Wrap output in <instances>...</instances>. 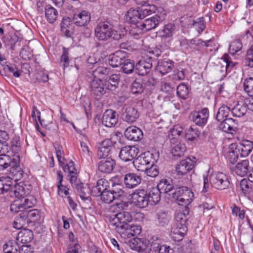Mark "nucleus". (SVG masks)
I'll list each match as a JSON object with an SVG mask.
<instances>
[{"mask_svg": "<svg viewBox=\"0 0 253 253\" xmlns=\"http://www.w3.org/2000/svg\"><path fill=\"white\" fill-rule=\"evenodd\" d=\"M10 148L14 154L18 153L21 149V142L19 136H15L12 138Z\"/></svg>", "mask_w": 253, "mask_h": 253, "instance_id": "nucleus-61", "label": "nucleus"}, {"mask_svg": "<svg viewBox=\"0 0 253 253\" xmlns=\"http://www.w3.org/2000/svg\"><path fill=\"white\" fill-rule=\"evenodd\" d=\"M13 181L9 176H2L0 178V194L9 191L12 187Z\"/></svg>", "mask_w": 253, "mask_h": 253, "instance_id": "nucleus-38", "label": "nucleus"}, {"mask_svg": "<svg viewBox=\"0 0 253 253\" xmlns=\"http://www.w3.org/2000/svg\"><path fill=\"white\" fill-rule=\"evenodd\" d=\"M69 49L68 48L63 47L62 54L60 58V63L62 64V66L63 69L67 68L69 66L70 60L69 58Z\"/></svg>", "mask_w": 253, "mask_h": 253, "instance_id": "nucleus-58", "label": "nucleus"}, {"mask_svg": "<svg viewBox=\"0 0 253 253\" xmlns=\"http://www.w3.org/2000/svg\"><path fill=\"white\" fill-rule=\"evenodd\" d=\"M119 181L117 177H114L113 179L111 180V191L117 199L122 197L124 194L123 186L117 182Z\"/></svg>", "mask_w": 253, "mask_h": 253, "instance_id": "nucleus-36", "label": "nucleus"}, {"mask_svg": "<svg viewBox=\"0 0 253 253\" xmlns=\"http://www.w3.org/2000/svg\"><path fill=\"white\" fill-rule=\"evenodd\" d=\"M132 220V217L129 212H119L110 217L109 224L117 232L123 234Z\"/></svg>", "mask_w": 253, "mask_h": 253, "instance_id": "nucleus-3", "label": "nucleus"}, {"mask_svg": "<svg viewBox=\"0 0 253 253\" xmlns=\"http://www.w3.org/2000/svg\"><path fill=\"white\" fill-rule=\"evenodd\" d=\"M125 135L128 140L134 141L141 140L143 136L141 129L135 126L127 127L125 130Z\"/></svg>", "mask_w": 253, "mask_h": 253, "instance_id": "nucleus-19", "label": "nucleus"}, {"mask_svg": "<svg viewBox=\"0 0 253 253\" xmlns=\"http://www.w3.org/2000/svg\"><path fill=\"white\" fill-rule=\"evenodd\" d=\"M246 66L253 67V44L248 49L245 59Z\"/></svg>", "mask_w": 253, "mask_h": 253, "instance_id": "nucleus-64", "label": "nucleus"}, {"mask_svg": "<svg viewBox=\"0 0 253 253\" xmlns=\"http://www.w3.org/2000/svg\"><path fill=\"white\" fill-rule=\"evenodd\" d=\"M122 65V69L124 73L128 74L131 73L133 71L134 64V62L130 59L126 58Z\"/></svg>", "mask_w": 253, "mask_h": 253, "instance_id": "nucleus-60", "label": "nucleus"}, {"mask_svg": "<svg viewBox=\"0 0 253 253\" xmlns=\"http://www.w3.org/2000/svg\"><path fill=\"white\" fill-rule=\"evenodd\" d=\"M111 188V180L101 178L97 180L96 185L91 189V194L94 196H99L101 193Z\"/></svg>", "mask_w": 253, "mask_h": 253, "instance_id": "nucleus-15", "label": "nucleus"}, {"mask_svg": "<svg viewBox=\"0 0 253 253\" xmlns=\"http://www.w3.org/2000/svg\"><path fill=\"white\" fill-rule=\"evenodd\" d=\"M32 189V186L29 181H21L15 184L11 188L9 195L11 197L22 199L30 194Z\"/></svg>", "mask_w": 253, "mask_h": 253, "instance_id": "nucleus-6", "label": "nucleus"}, {"mask_svg": "<svg viewBox=\"0 0 253 253\" xmlns=\"http://www.w3.org/2000/svg\"><path fill=\"white\" fill-rule=\"evenodd\" d=\"M194 166V162L190 158L181 160L175 168L176 175L180 177L181 176L186 174L193 169Z\"/></svg>", "mask_w": 253, "mask_h": 253, "instance_id": "nucleus-13", "label": "nucleus"}, {"mask_svg": "<svg viewBox=\"0 0 253 253\" xmlns=\"http://www.w3.org/2000/svg\"><path fill=\"white\" fill-rule=\"evenodd\" d=\"M251 169L248 160H244L238 162L233 169V171L237 175L243 177L247 175Z\"/></svg>", "mask_w": 253, "mask_h": 253, "instance_id": "nucleus-28", "label": "nucleus"}, {"mask_svg": "<svg viewBox=\"0 0 253 253\" xmlns=\"http://www.w3.org/2000/svg\"><path fill=\"white\" fill-rule=\"evenodd\" d=\"M176 94L177 96L182 99H186L189 95V89L187 85L184 84H180L177 87Z\"/></svg>", "mask_w": 253, "mask_h": 253, "instance_id": "nucleus-54", "label": "nucleus"}, {"mask_svg": "<svg viewBox=\"0 0 253 253\" xmlns=\"http://www.w3.org/2000/svg\"><path fill=\"white\" fill-rule=\"evenodd\" d=\"M115 144L116 142H113L110 138H106L102 141L99 144L97 152L98 158L101 159L108 157Z\"/></svg>", "mask_w": 253, "mask_h": 253, "instance_id": "nucleus-11", "label": "nucleus"}, {"mask_svg": "<svg viewBox=\"0 0 253 253\" xmlns=\"http://www.w3.org/2000/svg\"><path fill=\"white\" fill-rule=\"evenodd\" d=\"M132 202L139 208L146 207L149 204L147 192L143 189L136 190L132 194Z\"/></svg>", "mask_w": 253, "mask_h": 253, "instance_id": "nucleus-10", "label": "nucleus"}, {"mask_svg": "<svg viewBox=\"0 0 253 253\" xmlns=\"http://www.w3.org/2000/svg\"><path fill=\"white\" fill-rule=\"evenodd\" d=\"M116 166L115 161L110 157L102 158L98 163V170L104 173L109 174L114 169Z\"/></svg>", "mask_w": 253, "mask_h": 253, "instance_id": "nucleus-14", "label": "nucleus"}, {"mask_svg": "<svg viewBox=\"0 0 253 253\" xmlns=\"http://www.w3.org/2000/svg\"><path fill=\"white\" fill-rule=\"evenodd\" d=\"M76 189L80 194L81 198L85 201L89 200L90 194L91 193L89 188L87 186H84L82 183L76 184Z\"/></svg>", "mask_w": 253, "mask_h": 253, "instance_id": "nucleus-39", "label": "nucleus"}, {"mask_svg": "<svg viewBox=\"0 0 253 253\" xmlns=\"http://www.w3.org/2000/svg\"><path fill=\"white\" fill-rule=\"evenodd\" d=\"M139 152V149L135 146H126L122 147L119 153V157L125 162L133 160Z\"/></svg>", "mask_w": 253, "mask_h": 253, "instance_id": "nucleus-9", "label": "nucleus"}, {"mask_svg": "<svg viewBox=\"0 0 253 253\" xmlns=\"http://www.w3.org/2000/svg\"><path fill=\"white\" fill-rule=\"evenodd\" d=\"M156 218L159 226H165L169 224L170 217L167 212L160 211L156 214Z\"/></svg>", "mask_w": 253, "mask_h": 253, "instance_id": "nucleus-44", "label": "nucleus"}, {"mask_svg": "<svg viewBox=\"0 0 253 253\" xmlns=\"http://www.w3.org/2000/svg\"><path fill=\"white\" fill-rule=\"evenodd\" d=\"M176 31V26L174 23H169L159 31L160 36L163 39L171 40Z\"/></svg>", "mask_w": 253, "mask_h": 253, "instance_id": "nucleus-22", "label": "nucleus"}, {"mask_svg": "<svg viewBox=\"0 0 253 253\" xmlns=\"http://www.w3.org/2000/svg\"><path fill=\"white\" fill-rule=\"evenodd\" d=\"M163 21L160 16L157 14L154 16L145 19L141 22L144 31H148L155 29L160 22Z\"/></svg>", "mask_w": 253, "mask_h": 253, "instance_id": "nucleus-23", "label": "nucleus"}, {"mask_svg": "<svg viewBox=\"0 0 253 253\" xmlns=\"http://www.w3.org/2000/svg\"><path fill=\"white\" fill-rule=\"evenodd\" d=\"M187 231V226L181 227L178 225H173L171 230V238L175 241L179 242L182 240Z\"/></svg>", "mask_w": 253, "mask_h": 253, "instance_id": "nucleus-31", "label": "nucleus"}, {"mask_svg": "<svg viewBox=\"0 0 253 253\" xmlns=\"http://www.w3.org/2000/svg\"><path fill=\"white\" fill-rule=\"evenodd\" d=\"M40 114H41L40 112L37 110V109L36 108V107L35 106H34L33 107V110H32V115H31L32 117L37 122L36 117L37 116L38 120L40 122L41 125L42 126H44L45 128L49 129L50 128L48 126L49 125L51 124L52 122L50 121H46L44 119L42 120L41 118V117L40 116Z\"/></svg>", "mask_w": 253, "mask_h": 253, "instance_id": "nucleus-49", "label": "nucleus"}, {"mask_svg": "<svg viewBox=\"0 0 253 253\" xmlns=\"http://www.w3.org/2000/svg\"><path fill=\"white\" fill-rule=\"evenodd\" d=\"M91 19L90 13L86 10H82L73 15L72 21L74 24L79 27H84L90 22Z\"/></svg>", "mask_w": 253, "mask_h": 253, "instance_id": "nucleus-12", "label": "nucleus"}, {"mask_svg": "<svg viewBox=\"0 0 253 253\" xmlns=\"http://www.w3.org/2000/svg\"><path fill=\"white\" fill-rule=\"evenodd\" d=\"M199 135V132L194 126H191L185 133L186 139L193 141L196 139Z\"/></svg>", "mask_w": 253, "mask_h": 253, "instance_id": "nucleus-57", "label": "nucleus"}, {"mask_svg": "<svg viewBox=\"0 0 253 253\" xmlns=\"http://www.w3.org/2000/svg\"><path fill=\"white\" fill-rule=\"evenodd\" d=\"M34 235L31 230L24 228L18 234L17 240L23 244H28L33 239Z\"/></svg>", "mask_w": 253, "mask_h": 253, "instance_id": "nucleus-33", "label": "nucleus"}, {"mask_svg": "<svg viewBox=\"0 0 253 253\" xmlns=\"http://www.w3.org/2000/svg\"><path fill=\"white\" fill-rule=\"evenodd\" d=\"M141 177L135 173L129 172L124 177V181L126 187L132 189L136 187L141 182Z\"/></svg>", "mask_w": 253, "mask_h": 253, "instance_id": "nucleus-20", "label": "nucleus"}, {"mask_svg": "<svg viewBox=\"0 0 253 253\" xmlns=\"http://www.w3.org/2000/svg\"><path fill=\"white\" fill-rule=\"evenodd\" d=\"M141 232V228L138 225H128L126 229H125V232L127 234V237L130 238L139 235Z\"/></svg>", "mask_w": 253, "mask_h": 253, "instance_id": "nucleus-48", "label": "nucleus"}, {"mask_svg": "<svg viewBox=\"0 0 253 253\" xmlns=\"http://www.w3.org/2000/svg\"><path fill=\"white\" fill-rule=\"evenodd\" d=\"M231 110L227 105H223L218 109L216 114V119L218 121H223L228 119L230 112Z\"/></svg>", "mask_w": 253, "mask_h": 253, "instance_id": "nucleus-45", "label": "nucleus"}, {"mask_svg": "<svg viewBox=\"0 0 253 253\" xmlns=\"http://www.w3.org/2000/svg\"><path fill=\"white\" fill-rule=\"evenodd\" d=\"M126 58V53L118 50L109 56V63L112 67H117L122 65Z\"/></svg>", "mask_w": 253, "mask_h": 253, "instance_id": "nucleus-24", "label": "nucleus"}, {"mask_svg": "<svg viewBox=\"0 0 253 253\" xmlns=\"http://www.w3.org/2000/svg\"><path fill=\"white\" fill-rule=\"evenodd\" d=\"M101 200L104 203L110 204L116 199V197L111 191V188L107 191H105L100 195Z\"/></svg>", "mask_w": 253, "mask_h": 253, "instance_id": "nucleus-59", "label": "nucleus"}, {"mask_svg": "<svg viewBox=\"0 0 253 253\" xmlns=\"http://www.w3.org/2000/svg\"><path fill=\"white\" fill-rule=\"evenodd\" d=\"M185 145L178 141L171 145V153L173 157H180L186 151Z\"/></svg>", "mask_w": 253, "mask_h": 253, "instance_id": "nucleus-37", "label": "nucleus"}, {"mask_svg": "<svg viewBox=\"0 0 253 253\" xmlns=\"http://www.w3.org/2000/svg\"><path fill=\"white\" fill-rule=\"evenodd\" d=\"M157 7L155 5H149L145 8H131L126 14L125 19L130 24L141 22L139 21V20L155 13Z\"/></svg>", "mask_w": 253, "mask_h": 253, "instance_id": "nucleus-4", "label": "nucleus"}, {"mask_svg": "<svg viewBox=\"0 0 253 253\" xmlns=\"http://www.w3.org/2000/svg\"><path fill=\"white\" fill-rule=\"evenodd\" d=\"M70 22L69 17H63L60 24L61 32L67 37H70L71 36V32L69 29Z\"/></svg>", "mask_w": 253, "mask_h": 253, "instance_id": "nucleus-51", "label": "nucleus"}, {"mask_svg": "<svg viewBox=\"0 0 253 253\" xmlns=\"http://www.w3.org/2000/svg\"><path fill=\"white\" fill-rule=\"evenodd\" d=\"M57 10L50 5H47L45 7V15L47 21L50 23H53L58 17Z\"/></svg>", "mask_w": 253, "mask_h": 253, "instance_id": "nucleus-41", "label": "nucleus"}, {"mask_svg": "<svg viewBox=\"0 0 253 253\" xmlns=\"http://www.w3.org/2000/svg\"><path fill=\"white\" fill-rule=\"evenodd\" d=\"M236 121V120L230 118L224 120L223 121H219L221 123L220 125V128L225 132L233 133L237 129Z\"/></svg>", "mask_w": 253, "mask_h": 253, "instance_id": "nucleus-30", "label": "nucleus"}, {"mask_svg": "<svg viewBox=\"0 0 253 253\" xmlns=\"http://www.w3.org/2000/svg\"><path fill=\"white\" fill-rule=\"evenodd\" d=\"M110 70L104 66H99L92 71L93 79L101 80L110 74Z\"/></svg>", "mask_w": 253, "mask_h": 253, "instance_id": "nucleus-40", "label": "nucleus"}, {"mask_svg": "<svg viewBox=\"0 0 253 253\" xmlns=\"http://www.w3.org/2000/svg\"><path fill=\"white\" fill-rule=\"evenodd\" d=\"M10 172L12 177V179H14V182L20 180L24 176H27L26 174L24 173L22 169L19 166V161L18 159H13V163L10 167Z\"/></svg>", "mask_w": 253, "mask_h": 253, "instance_id": "nucleus-18", "label": "nucleus"}, {"mask_svg": "<svg viewBox=\"0 0 253 253\" xmlns=\"http://www.w3.org/2000/svg\"><path fill=\"white\" fill-rule=\"evenodd\" d=\"M36 203L34 197L30 196L24 200H15L10 205V211L13 212H21L17 215L13 223V226L17 229L26 228L30 224L27 217L26 209L33 207Z\"/></svg>", "mask_w": 253, "mask_h": 253, "instance_id": "nucleus-1", "label": "nucleus"}, {"mask_svg": "<svg viewBox=\"0 0 253 253\" xmlns=\"http://www.w3.org/2000/svg\"><path fill=\"white\" fill-rule=\"evenodd\" d=\"M94 36L98 41L106 42L111 38L115 40H120L124 35L115 30L113 22L107 19L97 24L94 28Z\"/></svg>", "mask_w": 253, "mask_h": 253, "instance_id": "nucleus-2", "label": "nucleus"}, {"mask_svg": "<svg viewBox=\"0 0 253 253\" xmlns=\"http://www.w3.org/2000/svg\"><path fill=\"white\" fill-rule=\"evenodd\" d=\"M152 61L151 57L140 60L135 66L136 73L140 76L147 75L152 67Z\"/></svg>", "mask_w": 253, "mask_h": 253, "instance_id": "nucleus-17", "label": "nucleus"}, {"mask_svg": "<svg viewBox=\"0 0 253 253\" xmlns=\"http://www.w3.org/2000/svg\"><path fill=\"white\" fill-rule=\"evenodd\" d=\"M161 193L168 194L169 196L174 191L172 180L170 179H162L157 186Z\"/></svg>", "mask_w": 253, "mask_h": 253, "instance_id": "nucleus-26", "label": "nucleus"}, {"mask_svg": "<svg viewBox=\"0 0 253 253\" xmlns=\"http://www.w3.org/2000/svg\"><path fill=\"white\" fill-rule=\"evenodd\" d=\"M90 86L92 93L96 96L104 94L107 89L101 80L93 79L90 82Z\"/></svg>", "mask_w": 253, "mask_h": 253, "instance_id": "nucleus-29", "label": "nucleus"}, {"mask_svg": "<svg viewBox=\"0 0 253 253\" xmlns=\"http://www.w3.org/2000/svg\"><path fill=\"white\" fill-rule=\"evenodd\" d=\"M242 47V43L240 40H235L230 45L229 48V52L231 54L234 55L241 50Z\"/></svg>", "mask_w": 253, "mask_h": 253, "instance_id": "nucleus-62", "label": "nucleus"}, {"mask_svg": "<svg viewBox=\"0 0 253 253\" xmlns=\"http://www.w3.org/2000/svg\"><path fill=\"white\" fill-rule=\"evenodd\" d=\"M210 184L216 189L221 190L228 188L230 185L227 175L220 172L210 175Z\"/></svg>", "mask_w": 253, "mask_h": 253, "instance_id": "nucleus-7", "label": "nucleus"}, {"mask_svg": "<svg viewBox=\"0 0 253 253\" xmlns=\"http://www.w3.org/2000/svg\"><path fill=\"white\" fill-rule=\"evenodd\" d=\"M57 180H58L57 184L58 193L59 195L63 193L65 196H68L69 194V189L65 186L62 184L63 180V175L61 171H58L57 172Z\"/></svg>", "mask_w": 253, "mask_h": 253, "instance_id": "nucleus-47", "label": "nucleus"}, {"mask_svg": "<svg viewBox=\"0 0 253 253\" xmlns=\"http://www.w3.org/2000/svg\"><path fill=\"white\" fill-rule=\"evenodd\" d=\"M161 192L157 187L150 188L147 192V199L149 203L151 205L158 204L161 200Z\"/></svg>", "mask_w": 253, "mask_h": 253, "instance_id": "nucleus-32", "label": "nucleus"}, {"mask_svg": "<svg viewBox=\"0 0 253 253\" xmlns=\"http://www.w3.org/2000/svg\"><path fill=\"white\" fill-rule=\"evenodd\" d=\"M244 178L240 182V186L242 191L245 194H250L253 191V184Z\"/></svg>", "mask_w": 253, "mask_h": 253, "instance_id": "nucleus-55", "label": "nucleus"}, {"mask_svg": "<svg viewBox=\"0 0 253 253\" xmlns=\"http://www.w3.org/2000/svg\"><path fill=\"white\" fill-rule=\"evenodd\" d=\"M253 148V142L248 140H243L238 145L237 144L236 149L240 154L241 157L248 156Z\"/></svg>", "mask_w": 253, "mask_h": 253, "instance_id": "nucleus-25", "label": "nucleus"}, {"mask_svg": "<svg viewBox=\"0 0 253 253\" xmlns=\"http://www.w3.org/2000/svg\"><path fill=\"white\" fill-rule=\"evenodd\" d=\"M26 212L30 224L40 220L41 216V212L37 209L26 210Z\"/></svg>", "mask_w": 253, "mask_h": 253, "instance_id": "nucleus-53", "label": "nucleus"}, {"mask_svg": "<svg viewBox=\"0 0 253 253\" xmlns=\"http://www.w3.org/2000/svg\"><path fill=\"white\" fill-rule=\"evenodd\" d=\"M139 116L137 110L130 106L126 107L122 114L123 120L129 124L135 122Z\"/></svg>", "mask_w": 253, "mask_h": 253, "instance_id": "nucleus-21", "label": "nucleus"}, {"mask_svg": "<svg viewBox=\"0 0 253 253\" xmlns=\"http://www.w3.org/2000/svg\"><path fill=\"white\" fill-rule=\"evenodd\" d=\"M131 24L129 34L135 38H138L140 35L146 32V31H144V29L142 27L141 22Z\"/></svg>", "mask_w": 253, "mask_h": 253, "instance_id": "nucleus-43", "label": "nucleus"}, {"mask_svg": "<svg viewBox=\"0 0 253 253\" xmlns=\"http://www.w3.org/2000/svg\"><path fill=\"white\" fill-rule=\"evenodd\" d=\"M193 198V193L186 186L175 187L174 191L169 197L171 201L184 206L189 205L192 202Z\"/></svg>", "mask_w": 253, "mask_h": 253, "instance_id": "nucleus-5", "label": "nucleus"}, {"mask_svg": "<svg viewBox=\"0 0 253 253\" xmlns=\"http://www.w3.org/2000/svg\"><path fill=\"white\" fill-rule=\"evenodd\" d=\"M209 116V110L205 108L200 111L191 113L189 118L196 125L203 126L206 124Z\"/></svg>", "mask_w": 253, "mask_h": 253, "instance_id": "nucleus-8", "label": "nucleus"}, {"mask_svg": "<svg viewBox=\"0 0 253 253\" xmlns=\"http://www.w3.org/2000/svg\"><path fill=\"white\" fill-rule=\"evenodd\" d=\"M133 164L138 170L145 171L149 167L150 161L149 158L141 155L133 161Z\"/></svg>", "mask_w": 253, "mask_h": 253, "instance_id": "nucleus-34", "label": "nucleus"}, {"mask_svg": "<svg viewBox=\"0 0 253 253\" xmlns=\"http://www.w3.org/2000/svg\"><path fill=\"white\" fill-rule=\"evenodd\" d=\"M4 253H18L19 246L15 242L10 241L3 245Z\"/></svg>", "mask_w": 253, "mask_h": 253, "instance_id": "nucleus-52", "label": "nucleus"}, {"mask_svg": "<svg viewBox=\"0 0 253 253\" xmlns=\"http://www.w3.org/2000/svg\"><path fill=\"white\" fill-rule=\"evenodd\" d=\"M244 90L250 96H253V78L246 79L244 83Z\"/></svg>", "mask_w": 253, "mask_h": 253, "instance_id": "nucleus-63", "label": "nucleus"}, {"mask_svg": "<svg viewBox=\"0 0 253 253\" xmlns=\"http://www.w3.org/2000/svg\"><path fill=\"white\" fill-rule=\"evenodd\" d=\"M236 148L237 144L236 143H232L229 146L228 158L229 162L232 164H234L237 162L240 156V154Z\"/></svg>", "mask_w": 253, "mask_h": 253, "instance_id": "nucleus-42", "label": "nucleus"}, {"mask_svg": "<svg viewBox=\"0 0 253 253\" xmlns=\"http://www.w3.org/2000/svg\"><path fill=\"white\" fill-rule=\"evenodd\" d=\"M13 160L6 154L0 155V170H4L8 167H11Z\"/></svg>", "mask_w": 253, "mask_h": 253, "instance_id": "nucleus-56", "label": "nucleus"}, {"mask_svg": "<svg viewBox=\"0 0 253 253\" xmlns=\"http://www.w3.org/2000/svg\"><path fill=\"white\" fill-rule=\"evenodd\" d=\"M144 89V85L141 79H136L132 82L130 86V91L133 94L141 93Z\"/></svg>", "mask_w": 253, "mask_h": 253, "instance_id": "nucleus-46", "label": "nucleus"}, {"mask_svg": "<svg viewBox=\"0 0 253 253\" xmlns=\"http://www.w3.org/2000/svg\"><path fill=\"white\" fill-rule=\"evenodd\" d=\"M247 112L246 106L244 105L238 104L231 111V114L233 117H241L245 115Z\"/></svg>", "mask_w": 253, "mask_h": 253, "instance_id": "nucleus-50", "label": "nucleus"}, {"mask_svg": "<svg viewBox=\"0 0 253 253\" xmlns=\"http://www.w3.org/2000/svg\"><path fill=\"white\" fill-rule=\"evenodd\" d=\"M118 116L116 111L108 109L104 113L102 119V124L105 126L111 127L115 126L118 122Z\"/></svg>", "mask_w": 253, "mask_h": 253, "instance_id": "nucleus-16", "label": "nucleus"}, {"mask_svg": "<svg viewBox=\"0 0 253 253\" xmlns=\"http://www.w3.org/2000/svg\"><path fill=\"white\" fill-rule=\"evenodd\" d=\"M174 67V63L169 59L159 61L156 70L161 75H165L170 72Z\"/></svg>", "mask_w": 253, "mask_h": 253, "instance_id": "nucleus-27", "label": "nucleus"}, {"mask_svg": "<svg viewBox=\"0 0 253 253\" xmlns=\"http://www.w3.org/2000/svg\"><path fill=\"white\" fill-rule=\"evenodd\" d=\"M120 74H114L110 76L108 80L105 83V86L110 91L114 90L118 86L120 80Z\"/></svg>", "mask_w": 253, "mask_h": 253, "instance_id": "nucleus-35", "label": "nucleus"}]
</instances>
